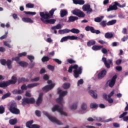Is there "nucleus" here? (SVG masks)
I'll list each match as a JSON object with an SVG mask.
<instances>
[{
  "label": "nucleus",
  "instance_id": "27",
  "mask_svg": "<svg viewBox=\"0 0 128 128\" xmlns=\"http://www.w3.org/2000/svg\"><path fill=\"white\" fill-rule=\"evenodd\" d=\"M38 84H40L39 82L28 84L27 86V88H34V86H38Z\"/></svg>",
  "mask_w": 128,
  "mask_h": 128
},
{
  "label": "nucleus",
  "instance_id": "34",
  "mask_svg": "<svg viewBox=\"0 0 128 128\" xmlns=\"http://www.w3.org/2000/svg\"><path fill=\"white\" fill-rule=\"evenodd\" d=\"M18 64L20 66H22L23 68H24V66H28V62H18Z\"/></svg>",
  "mask_w": 128,
  "mask_h": 128
},
{
  "label": "nucleus",
  "instance_id": "22",
  "mask_svg": "<svg viewBox=\"0 0 128 128\" xmlns=\"http://www.w3.org/2000/svg\"><path fill=\"white\" fill-rule=\"evenodd\" d=\"M70 32V30L68 28H65L62 30H59L58 33L60 34H68V32Z\"/></svg>",
  "mask_w": 128,
  "mask_h": 128
},
{
  "label": "nucleus",
  "instance_id": "3",
  "mask_svg": "<svg viewBox=\"0 0 128 128\" xmlns=\"http://www.w3.org/2000/svg\"><path fill=\"white\" fill-rule=\"evenodd\" d=\"M74 69V70L73 71L74 76L76 78H78L80 76V74H82V66L78 67V64L71 65L68 68V72L71 74V72H72V70Z\"/></svg>",
  "mask_w": 128,
  "mask_h": 128
},
{
  "label": "nucleus",
  "instance_id": "41",
  "mask_svg": "<svg viewBox=\"0 0 128 128\" xmlns=\"http://www.w3.org/2000/svg\"><path fill=\"white\" fill-rule=\"evenodd\" d=\"M50 60V58L48 56H44L42 58V60L43 62H48Z\"/></svg>",
  "mask_w": 128,
  "mask_h": 128
},
{
  "label": "nucleus",
  "instance_id": "14",
  "mask_svg": "<svg viewBox=\"0 0 128 128\" xmlns=\"http://www.w3.org/2000/svg\"><path fill=\"white\" fill-rule=\"evenodd\" d=\"M82 8L84 12H86V14L92 12V9L90 8V5L88 4L84 5Z\"/></svg>",
  "mask_w": 128,
  "mask_h": 128
},
{
  "label": "nucleus",
  "instance_id": "36",
  "mask_svg": "<svg viewBox=\"0 0 128 128\" xmlns=\"http://www.w3.org/2000/svg\"><path fill=\"white\" fill-rule=\"evenodd\" d=\"M18 82L19 83L24 82H28V80L24 78H20L18 79Z\"/></svg>",
  "mask_w": 128,
  "mask_h": 128
},
{
  "label": "nucleus",
  "instance_id": "17",
  "mask_svg": "<svg viewBox=\"0 0 128 128\" xmlns=\"http://www.w3.org/2000/svg\"><path fill=\"white\" fill-rule=\"evenodd\" d=\"M94 120H96V122H111V120H112V118L104 120H102V118L100 117L94 118Z\"/></svg>",
  "mask_w": 128,
  "mask_h": 128
},
{
  "label": "nucleus",
  "instance_id": "43",
  "mask_svg": "<svg viewBox=\"0 0 128 128\" xmlns=\"http://www.w3.org/2000/svg\"><path fill=\"white\" fill-rule=\"evenodd\" d=\"M94 20L96 22H100L102 20V16L96 17L94 18Z\"/></svg>",
  "mask_w": 128,
  "mask_h": 128
},
{
  "label": "nucleus",
  "instance_id": "51",
  "mask_svg": "<svg viewBox=\"0 0 128 128\" xmlns=\"http://www.w3.org/2000/svg\"><path fill=\"white\" fill-rule=\"evenodd\" d=\"M78 108V103H76L73 104L71 107H70V109L71 110H76Z\"/></svg>",
  "mask_w": 128,
  "mask_h": 128
},
{
  "label": "nucleus",
  "instance_id": "28",
  "mask_svg": "<svg viewBox=\"0 0 128 128\" xmlns=\"http://www.w3.org/2000/svg\"><path fill=\"white\" fill-rule=\"evenodd\" d=\"M16 122H18V120L16 118L10 119L9 120V124L12 126H14Z\"/></svg>",
  "mask_w": 128,
  "mask_h": 128
},
{
  "label": "nucleus",
  "instance_id": "19",
  "mask_svg": "<svg viewBox=\"0 0 128 128\" xmlns=\"http://www.w3.org/2000/svg\"><path fill=\"white\" fill-rule=\"evenodd\" d=\"M103 98L107 100L109 104H112L114 102V100L112 98H108V94H103Z\"/></svg>",
  "mask_w": 128,
  "mask_h": 128
},
{
  "label": "nucleus",
  "instance_id": "40",
  "mask_svg": "<svg viewBox=\"0 0 128 128\" xmlns=\"http://www.w3.org/2000/svg\"><path fill=\"white\" fill-rule=\"evenodd\" d=\"M100 26H102V28H106V26H108V22H106V20H102L100 24Z\"/></svg>",
  "mask_w": 128,
  "mask_h": 128
},
{
  "label": "nucleus",
  "instance_id": "60",
  "mask_svg": "<svg viewBox=\"0 0 128 128\" xmlns=\"http://www.w3.org/2000/svg\"><path fill=\"white\" fill-rule=\"evenodd\" d=\"M84 84V80L80 79L78 82V86H80V84Z\"/></svg>",
  "mask_w": 128,
  "mask_h": 128
},
{
  "label": "nucleus",
  "instance_id": "5",
  "mask_svg": "<svg viewBox=\"0 0 128 128\" xmlns=\"http://www.w3.org/2000/svg\"><path fill=\"white\" fill-rule=\"evenodd\" d=\"M8 108L10 112H12V114H20V110L18 108V105H16V103L14 102L10 103Z\"/></svg>",
  "mask_w": 128,
  "mask_h": 128
},
{
  "label": "nucleus",
  "instance_id": "42",
  "mask_svg": "<svg viewBox=\"0 0 128 128\" xmlns=\"http://www.w3.org/2000/svg\"><path fill=\"white\" fill-rule=\"evenodd\" d=\"M90 108H98V105L96 103H92L90 104Z\"/></svg>",
  "mask_w": 128,
  "mask_h": 128
},
{
  "label": "nucleus",
  "instance_id": "35",
  "mask_svg": "<svg viewBox=\"0 0 128 128\" xmlns=\"http://www.w3.org/2000/svg\"><path fill=\"white\" fill-rule=\"evenodd\" d=\"M32 124H34V120H31L30 121L27 122L26 123V128H32Z\"/></svg>",
  "mask_w": 128,
  "mask_h": 128
},
{
  "label": "nucleus",
  "instance_id": "57",
  "mask_svg": "<svg viewBox=\"0 0 128 128\" xmlns=\"http://www.w3.org/2000/svg\"><path fill=\"white\" fill-rule=\"evenodd\" d=\"M67 62H68V64H76V61H74V60L72 59H68L67 60Z\"/></svg>",
  "mask_w": 128,
  "mask_h": 128
},
{
  "label": "nucleus",
  "instance_id": "53",
  "mask_svg": "<svg viewBox=\"0 0 128 128\" xmlns=\"http://www.w3.org/2000/svg\"><path fill=\"white\" fill-rule=\"evenodd\" d=\"M21 90H28V86L26 84H24L21 86Z\"/></svg>",
  "mask_w": 128,
  "mask_h": 128
},
{
  "label": "nucleus",
  "instance_id": "12",
  "mask_svg": "<svg viewBox=\"0 0 128 128\" xmlns=\"http://www.w3.org/2000/svg\"><path fill=\"white\" fill-rule=\"evenodd\" d=\"M85 30L86 32H91L92 34H100V30H96L94 27L91 26H86Z\"/></svg>",
  "mask_w": 128,
  "mask_h": 128
},
{
  "label": "nucleus",
  "instance_id": "50",
  "mask_svg": "<svg viewBox=\"0 0 128 128\" xmlns=\"http://www.w3.org/2000/svg\"><path fill=\"white\" fill-rule=\"evenodd\" d=\"M4 112V107L2 106H0V114H2Z\"/></svg>",
  "mask_w": 128,
  "mask_h": 128
},
{
  "label": "nucleus",
  "instance_id": "21",
  "mask_svg": "<svg viewBox=\"0 0 128 128\" xmlns=\"http://www.w3.org/2000/svg\"><path fill=\"white\" fill-rule=\"evenodd\" d=\"M74 4H80L82 6L84 4V0H72Z\"/></svg>",
  "mask_w": 128,
  "mask_h": 128
},
{
  "label": "nucleus",
  "instance_id": "8",
  "mask_svg": "<svg viewBox=\"0 0 128 128\" xmlns=\"http://www.w3.org/2000/svg\"><path fill=\"white\" fill-rule=\"evenodd\" d=\"M72 14H74V16H76L78 18H84L86 16L84 12L78 9H74L72 11Z\"/></svg>",
  "mask_w": 128,
  "mask_h": 128
},
{
  "label": "nucleus",
  "instance_id": "63",
  "mask_svg": "<svg viewBox=\"0 0 128 128\" xmlns=\"http://www.w3.org/2000/svg\"><path fill=\"white\" fill-rule=\"evenodd\" d=\"M35 114L37 116H40V111L36 110L35 112Z\"/></svg>",
  "mask_w": 128,
  "mask_h": 128
},
{
  "label": "nucleus",
  "instance_id": "18",
  "mask_svg": "<svg viewBox=\"0 0 128 128\" xmlns=\"http://www.w3.org/2000/svg\"><path fill=\"white\" fill-rule=\"evenodd\" d=\"M44 96V94L42 92H40L39 94L38 98L36 102V104L38 106L42 102V96Z\"/></svg>",
  "mask_w": 128,
  "mask_h": 128
},
{
  "label": "nucleus",
  "instance_id": "37",
  "mask_svg": "<svg viewBox=\"0 0 128 128\" xmlns=\"http://www.w3.org/2000/svg\"><path fill=\"white\" fill-rule=\"evenodd\" d=\"M52 30H60L62 28V25L60 24H58L55 26H52Z\"/></svg>",
  "mask_w": 128,
  "mask_h": 128
},
{
  "label": "nucleus",
  "instance_id": "46",
  "mask_svg": "<svg viewBox=\"0 0 128 128\" xmlns=\"http://www.w3.org/2000/svg\"><path fill=\"white\" fill-rule=\"evenodd\" d=\"M81 108L82 110H86V108H88V106H86V104L83 103L81 106Z\"/></svg>",
  "mask_w": 128,
  "mask_h": 128
},
{
  "label": "nucleus",
  "instance_id": "25",
  "mask_svg": "<svg viewBox=\"0 0 128 128\" xmlns=\"http://www.w3.org/2000/svg\"><path fill=\"white\" fill-rule=\"evenodd\" d=\"M102 48H104L102 46L94 45L92 47V50H100Z\"/></svg>",
  "mask_w": 128,
  "mask_h": 128
},
{
  "label": "nucleus",
  "instance_id": "58",
  "mask_svg": "<svg viewBox=\"0 0 128 128\" xmlns=\"http://www.w3.org/2000/svg\"><path fill=\"white\" fill-rule=\"evenodd\" d=\"M122 33H123L124 34H128V30L126 28H122Z\"/></svg>",
  "mask_w": 128,
  "mask_h": 128
},
{
  "label": "nucleus",
  "instance_id": "48",
  "mask_svg": "<svg viewBox=\"0 0 128 128\" xmlns=\"http://www.w3.org/2000/svg\"><path fill=\"white\" fill-rule=\"evenodd\" d=\"M24 14H31L32 16H34V14H36V12H24Z\"/></svg>",
  "mask_w": 128,
  "mask_h": 128
},
{
  "label": "nucleus",
  "instance_id": "45",
  "mask_svg": "<svg viewBox=\"0 0 128 128\" xmlns=\"http://www.w3.org/2000/svg\"><path fill=\"white\" fill-rule=\"evenodd\" d=\"M26 8H34V5L30 3H28L26 4Z\"/></svg>",
  "mask_w": 128,
  "mask_h": 128
},
{
  "label": "nucleus",
  "instance_id": "54",
  "mask_svg": "<svg viewBox=\"0 0 128 128\" xmlns=\"http://www.w3.org/2000/svg\"><path fill=\"white\" fill-rule=\"evenodd\" d=\"M48 69L54 72V66L49 64L48 66Z\"/></svg>",
  "mask_w": 128,
  "mask_h": 128
},
{
  "label": "nucleus",
  "instance_id": "23",
  "mask_svg": "<svg viewBox=\"0 0 128 128\" xmlns=\"http://www.w3.org/2000/svg\"><path fill=\"white\" fill-rule=\"evenodd\" d=\"M88 93L91 95V96H92V98H95V99L98 98V94L94 92V91L92 90H90L88 92Z\"/></svg>",
  "mask_w": 128,
  "mask_h": 128
},
{
  "label": "nucleus",
  "instance_id": "62",
  "mask_svg": "<svg viewBox=\"0 0 128 128\" xmlns=\"http://www.w3.org/2000/svg\"><path fill=\"white\" fill-rule=\"evenodd\" d=\"M4 45L6 46H8V48H12V46L10 44L6 41H5L4 42Z\"/></svg>",
  "mask_w": 128,
  "mask_h": 128
},
{
  "label": "nucleus",
  "instance_id": "20",
  "mask_svg": "<svg viewBox=\"0 0 128 128\" xmlns=\"http://www.w3.org/2000/svg\"><path fill=\"white\" fill-rule=\"evenodd\" d=\"M78 20V17L76 16H70L68 17V22H76V20Z\"/></svg>",
  "mask_w": 128,
  "mask_h": 128
},
{
  "label": "nucleus",
  "instance_id": "10",
  "mask_svg": "<svg viewBox=\"0 0 128 128\" xmlns=\"http://www.w3.org/2000/svg\"><path fill=\"white\" fill-rule=\"evenodd\" d=\"M78 38L76 36H66L63 37L61 40H60V42H66L68 40H78Z\"/></svg>",
  "mask_w": 128,
  "mask_h": 128
},
{
  "label": "nucleus",
  "instance_id": "47",
  "mask_svg": "<svg viewBox=\"0 0 128 128\" xmlns=\"http://www.w3.org/2000/svg\"><path fill=\"white\" fill-rule=\"evenodd\" d=\"M126 114H128V112H123L122 114H121L119 116V118H123V120H124V118H126Z\"/></svg>",
  "mask_w": 128,
  "mask_h": 128
},
{
  "label": "nucleus",
  "instance_id": "29",
  "mask_svg": "<svg viewBox=\"0 0 128 128\" xmlns=\"http://www.w3.org/2000/svg\"><path fill=\"white\" fill-rule=\"evenodd\" d=\"M70 32H72V34H80V30L78 28H73L72 30H70Z\"/></svg>",
  "mask_w": 128,
  "mask_h": 128
},
{
  "label": "nucleus",
  "instance_id": "44",
  "mask_svg": "<svg viewBox=\"0 0 128 128\" xmlns=\"http://www.w3.org/2000/svg\"><path fill=\"white\" fill-rule=\"evenodd\" d=\"M59 112H60L61 116H68V114H66V112H64V106L62 107V108H61V110Z\"/></svg>",
  "mask_w": 128,
  "mask_h": 128
},
{
  "label": "nucleus",
  "instance_id": "15",
  "mask_svg": "<svg viewBox=\"0 0 128 128\" xmlns=\"http://www.w3.org/2000/svg\"><path fill=\"white\" fill-rule=\"evenodd\" d=\"M107 71L106 69H103L101 70L98 74V80H102V78H104V76L106 75Z\"/></svg>",
  "mask_w": 128,
  "mask_h": 128
},
{
  "label": "nucleus",
  "instance_id": "30",
  "mask_svg": "<svg viewBox=\"0 0 128 128\" xmlns=\"http://www.w3.org/2000/svg\"><path fill=\"white\" fill-rule=\"evenodd\" d=\"M96 40H90L87 42L88 46H94L96 44Z\"/></svg>",
  "mask_w": 128,
  "mask_h": 128
},
{
  "label": "nucleus",
  "instance_id": "59",
  "mask_svg": "<svg viewBox=\"0 0 128 128\" xmlns=\"http://www.w3.org/2000/svg\"><path fill=\"white\" fill-rule=\"evenodd\" d=\"M12 60H16V62L18 64V62H20V57L18 56L16 57L15 58H12Z\"/></svg>",
  "mask_w": 128,
  "mask_h": 128
},
{
  "label": "nucleus",
  "instance_id": "39",
  "mask_svg": "<svg viewBox=\"0 0 128 128\" xmlns=\"http://www.w3.org/2000/svg\"><path fill=\"white\" fill-rule=\"evenodd\" d=\"M64 90H68V88H70V83H65L62 86Z\"/></svg>",
  "mask_w": 128,
  "mask_h": 128
},
{
  "label": "nucleus",
  "instance_id": "2",
  "mask_svg": "<svg viewBox=\"0 0 128 128\" xmlns=\"http://www.w3.org/2000/svg\"><path fill=\"white\" fill-rule=\"evenodd\" d=\"M58 94H59V98L56 100V101L58 104H60V107L58 105H55L52 108V112H60L62 108L64 106L62 104L64 102V96L68 94V91H62V90L60 89V88H58Z\"/></svg>",
  "mask_w": 128,
  "mask_h": 128
},
{
  "label": "nucleus",
  "instance_id": "4",
  "mask_svg": "<svg viewBox=\"0 0 128 128\" xmlns=\"http://www.w3.org/2000/svg\"><path fill=\"white\" fill-rule=\"evenodd\" d=\"M18 82V78L14 76L12 77V80L6 82H0V88H6L10 84H16Z\"/></svg>",
  "mask_w": 128,
  "mask_h": 128
},
{
  "label": "nucleus",
  "instance_id": "55",
  "mask_svg": "<svg viewBox=\"0 0 128 128\" xmlns=\"http://www.w3.org/2000/svg\"><path fill=\"white\" fill-rule=\"evenodd\" d=\"M28 58L30 60L31 62H34L33 60H34V56H28Z\"/></svg>",
  "mask_w": 128,
  "mask_h": 128
},
{
  "label": "nucleus",
  "instance_id": "9",
  "mask_svg": "<svg viewBox=\"0 0 128 128\" xmlns=\"http://www.w3.org/2000/svg\"><path fill=\"white\" fill-rule=\"evenodd\" d=\"M44 114L48 116L50 120L52 122H56V124H62V122H60V120H58V119H56V118L54 117L50 116L48 112H44Z\"/></svg>",
  "mask_w": 128,
  "mask_h": 128
},
{
  "label": "nucleus",
  "instance_id": "64",
  "mask_svg": "<svg viewBox=\"0 0 128 128\" xmlns=\"http://www.w3.org/2000/svg\"><path fill=\"white\" fill-rule=\"evenodd\" d=\"M40 126L39 125L32 124L31 126V128H40Z\"/></svg>",
  "mask_w": 128,
  "mask_h": 128
},
{
  "label": "nucleus",
  "instance_id": "11",
  "mask_svg": "<svg viewBox=\"0 0 128 128\" xmlns=\"http://www.w3.org/2000/svg\"><path fill=\"white\" fill-rule=\"evenodd\" d=\"M102 62H104V64L107 68H110V64H112V60L109 59L106 61V58L103 57Z\"/></svg>",
  "mask_w": 128,
  "mask_h": 128
},
{
  "label": "nucleus",
  "instance_id": "24",
  "mask_svg": "<svg viewBox=\"0 0 128 128\" xmlns=\"http://www.w3.org/2000/svg\"><path fill=\"white\" fill-rule=\"evenodd\" d=\"M22 20L24 22H30V24L34 22V20L28 18L24 17L22 18Z\"/></svg>",
  "mask_w": 128,
  "mask_h": 128
},
{
  "label": "nucleus",
  "instance_id": "1",
  "mask_svg": "<svg viewBox=\"0 0 128 128\" xmlns=\"http://www.w3.org/2000/svg\"><path fill=\"white\" fill-rule=\"evenodd\" d=\"M55 10H56V8H52L50 12L49 13L48 12H40V14L41 17L40 20L44 24H55L56 20V19H50L52 18L54 16V14Z\"/></svg>",
  "mask_w": 128,
  "mask_h": 128
},
{
  "label": "nucleus",
  "instance_id": "31",
  "mask_svg": "<svg viewBox=\"0 0 128 128\" xmlns=\"http://www.w3.org/2000/svg\"><path fill=\"white\" fill-rule=\"evenodd\" d=\"M116 24V20H113L110 21H108L107 22V26H114V24Z\"/></svg>",
  "mask_w": 128,
  "mask_h": 128
},
{
  "label": "nucleus",
  "instance_id": "38",
  "mask_svg": "<svg viewBox=\"0 0 128 128\" xmlns=\"http://www.w3.org/2000/svg\"><path fill=\"white\" fill-rule=\"evenodd\" d=\"M6 64L8 68H9V70H10L12 68V61L10 60H8L6 62Z\"/></svg>",
  "mask_w": 128,
  "mask_h": 128
},
{
  "label": "nucleus",
  "instance_id": "52",
  "mask_svg": "<svg viewBox=\"0 0 128 128\" xmlns=\"http://www.w3.org/2000/svg\"><path fill=\"white\" fill-rule=\"evenodd\" d=\"M10 96V93H6L2 96V99L4 100L5 98H8Z\"/></svg>",
  "mask_w": 128,
  "mask_h": 128
},
{
  "label": "nucleus",
  "instance_id": "6",
  "mask_svg": "<svg viewBox=\"0 0 128 128\" xmlns=\"http://www.w3.org/2000/svg\"><path fill=\"white\" fill-rule=\"evenodd\" d=\"M118 6L119 8H124L126 4L120 5L118 2H114L113 5H110L108 8L107 9V12H110L112 10H116Z\"/></svg>",
  "mask_w": 128,
  "mask_h": 128
},
{
  "label": "nucleus",
  "instance_id": "16",
  "mask_svg": "<svg viewBox=\"0 0 128 128\" xmlns=\"http://www.w3.org/2000/svg\"><path fill=\"white\" fill-rule=\"evenodd\" d=\"M54 88V84H52L50 85H46V86L43 87L42 88V90H44V92H48V90H50Z\"/></svg>",
  "mask_w": 128,
  "mask_h": 128
},
{
  "label": "nucleus",
  "instance_id": "26",
  "mask_svg": "<svg viewBox=\"0 0 128 128\" xmlns=\"http://www.w3.org/2000/svg\"><path fill=\"white\" fill-rule=\"evenodd\" d=\"M24 93V90H14L12 91L13 94H22Z\"/></svg>",
  "mask_w": 128,
  "mask_h": 128
},
{
  "label": "nucleus",
  "instance_id": "33",
  "mask_svg": "<svg viewBox=\"0 0 128 128\" xmlns=\"http://www.w3.org/2000/svg\"><path fill=\"white\" fill-rule=\"evenodd\" d=\"M60 13L61 18H64L68 14V12L66 10H61Z\"/></svg>",
  "mask_w": 128,
  "mask_h": 128
},
{
  "label": "nucleus",
  "instance_id": "56",
  "mask_svg": "<svg viewBox=\"0 0 128 128\" xmlns=\"http://www.w3.org/2000/svg\"><path fill=\"white\" fill-rule=\"evenodd\" d=\"M26 56V52H24L18 54V56H19L20 58H22V56Z\"/></svg>",
  "mask_w": 128,
  "mask_h": 128
},
{
  "label": "nucleus",
  "instance_id": "13",
  "mask_svg": "<svg viewBox=\"0 0 128 128\" xmlns=\"http://www.w3.org/2000/svg\"><path fill=\"white\" fill-rule=\"evenodd\" d=\"M116 78H118V76L116 75H114L112 76L111 80H110L108 81V86L110 88H114V84H116Z\"/></svg>",
  "mask_w": 128,
  "mask_h": 128
},
{
  "label": "nucleus",
  "instance_id": "32",
  "mask_svg": "<svg viewBox=\"0 0 128 128\" xmlns=\"http://www.w3.org/2000/svg\"><path fill=\"white\" fill-rule=\"evenodd\" d=\"M104 36L106 38H114V34L112 33L106 32Z\"/></svg>",
  "mask_w": 128,
  "mask_h": 128
},
{
  "label": "nucleus",
  "instance_id": "61",
  "mask_svg": "<svg viewBox=\"0 0 128 128\" xmlns=\"http://www.w3.org/2000/svg\"><path fill=\"white\" fill-rule=\"evenodd\" d=\"M6 36H8V32H6L4 35L0 38V40H4V38H6Z\"/></svg>",
  "mask_w": 128,
  "mask_h": 128
},
{
  "label": "nucleus",
  "instance_id": "7",
  "mask_svg": "<svg viewBox=\"0 0 128 128\" xmlns=\"http://www.w3.org/2000/svg\"><path fill=\"white\" fill-rule=\"evenodd\" d=\"M36 100L34 98H24L22 99V106H24L26 104H34Z\"/></svg>",
  "mask_w": 128,
  "mask_h": 128
},
{
  "label": "nucleus",
  "instance_id": "49",
  "mask_svg": "<svg viewBox=\"0 0 128 128\" xmlns=\"http://www.w3.org/2000/svg\"><path fill=\"white\" fill-rule=\"evenodd\" d=\"M0 62L2 66H6V60L5 59H1L0 60Z\"/></svg>",
  "mask_w": 128,
  "mask_h": 128
}]
</instances>
